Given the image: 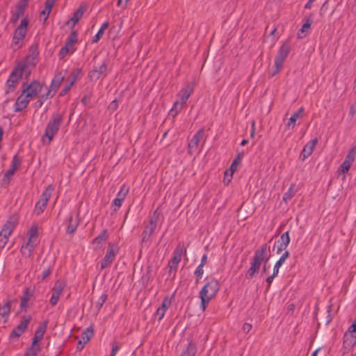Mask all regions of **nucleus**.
Listing matches in <instances>:
<instances>
[{
    "mask_svg": "<svg viewBox=\"0 0 356 356\" xmlns=\"http://www.w3.org/2000/svg\"><path fill=\"white\" fill-rule=\"evenodd\" d=\"M18 215L13 213L4 224L0 232V248L3 249L6 245L10 236L18 223Z\"/></svg>",
    "mask_w": 356,
    "mask_h": 356,
    "instance_id": "423d86ee",
    "label": "nucleus"
},
{
    "mask_svg": "<svg viewBox=\"0 0 356 356\" xmlns=\"http://www.w3.org/2000/svg\"><path fill=\"white\" fill-rule=\"evenodd\" d=\"M343 344L344 348H351L356 344V334L346 332L343 335Z\"/></svg>",
    "mask_w": 356,
    "mask_h": 356,
    "instance_id": "bb28decb",
    "label": "nucleus"
},
{
    "mask_svg": "<svg viewBox=\"0 0 356 356\" xmlns=\"http://www.w3.org/2000/svg\"><path fill=\"white\" fill-rule=\"evenodd\" d=\"M64 287L65 284L63 282L60 281L56 282L54 287L52 288V294L49 300V303L51 304V305L54 306L57 304L60 297V295L63 293Z\"/></svg>",
    "mask_w": 356,
    "mask_h": 356,
    "instance_id": "a211bd4d",
    "label": "nucleus"
},
{
    "mask_svg": "<svg viewBox=\"0 0 356 356\" xmlns=\"http://www.w3.org/2000/svg\"><path fill=\"white\" fill-rule=\"evenodd\" d=\"M219 289L220 285L216 280H211L202 287L200 292L202 311L206 309L210 300L216 296Z\"/></svg>",
    "mask_w": 356,
    "mask_h": 356,
    "instance_id": "20e7f679",
    "label": "nucleus"
},
{
    "mask_svg": "<svg viewBox=\"0 0 356 356\" xmlns=\"http://www.w3.org/2000/svg\"><path fill=\"white\" fill-rule=\"evenodd\" d=\"M76 76L74 72L71 73L70 76H69L66 79V85L62 89L60 92V96L65 95L68 91L70 90L71 87L74 85L76 81Z\"/></svg>",
    "mask_w": 356,
    "mask_h": 356,
    "instance_id": "c85d7f7f",
    "label": "nucleus"
},
{
    "mask_svg": "<svg viewBox=\"0 0 356 356\" xmlns=\"http://www.w3.org/2000/svg\"><path fill=\"white\" fill-rule=\"evenodd\" d=\"M66 225V233L68 234H74L79 225L78 216L75 214L70 213L65 222Z\"/></svg>",
    "mask_w": 356,
    "mask_h": 356,
    "instance_id": "412c9836",
    "label": "nucleus"
},
{
    "mask_svg": "<svg viewBox=\"0 0 356 356\" xmlns=\"http://www.w3.org/2000/svg\"><path fill=\"white\" fill-rule=\"evenodd\" d=\"M104 31L99 29L97 34L92 38V42H97L104 35Z\"/></svg>",
    "mask_w": 356,
    "mask_h": 356,
    "instance_id": "13d9d810",
    "label": "nucleus"
},
{
    "mask_svg": "<svg viewBox=\"0 0 356 356\" xmlns=\"http://www.w3.org/2000/svg\"><path fill=\"white\" fill-rule=\"evenodd\" d=\"M311 24H312V23H311L310 19H307L305 20V22L304 23V24L302 26L301 29L298 31V38L301 39L306 36L307 30L311 26Z\"/></svg>",
    "mask_w": 356,
    "mask_h": 356,
    "instance_id": "4c0bfd02",
    "label": "nucleus"
},
{
    "mask_svg": "<svg viewBox=\"0 0 356 356\" xmlns=\"http://www.w3.org/2000/svg\"><path fill=\"white\" fill-rule=\"evenodd\" d=\"M193 90H194L193 83H188V82L184 84L183 88L177 94L179 100L176 101L175 102H177L181 106V107H182L183 105H184L186 103L189 97L193 92Z\"/></svg>",
    "mask_w": 356,
    "mask_h": 356,
    "instance_id": "4468645a",
    "label": "nucleus"
},
{
    "mask_svg": "<svg viewBox=\"0 0 356 356\" xmlns=\"http://www.w3.org/2000/svg\"><path fill=\"white\" fill-rule=\"evenodd\" d=\"M154 230H152L145 226V227L142 233V241H141L142 243L147 242L149 240L150 236L154 233Z\"/></svg>",
    "mask_w": 356,
    "mask_h": 356,
    "instance_id": "c03bdc74",
    "label": "nucleus"
},
{
    "mask_svg": "<svg viewBox=\"0 0 356 356\" xmlns=\"http://www.w3.org/2000/svg\"><path fill=\"white\" fill-rule=\"evenodd\" d=\"M31 319L32 318L31 315L23 316L19 324L10 332L9 336L10 339H17L22 336L27 329Z\"/></svg>",
    "mask_w": 356,
    "mask_h": 356,
    "instance_id": "f8f14e48",
    "label": "nucleus"
},
{
    "mask_svg": "<svg viewBox=\"0 0 356 356\" xmlns=\"http://www.w3.org/2000/svg\"><path fill=\"white\" fill-rule=\"evenodd\" d=\"M41 348L38 343L32 341L30 347L25 352L24 356H37Z\"/></svg>",
    "mask_w": 356,
    "mask_h": 356,
    "instance_id": "2f4dec72",
    "label": "nucleus"
},
{
    "mask_svg": "<svg viewBox=\"0 0 356 356\" xmlns=\"http://www.w3.org/2000/svg\"><path fill=\"white\" fill-rule=\"evenodd\" d=\"M107 238V230L104 229L92 241L93 249L98 250L102 248Z\"/></svg>",
    "mask_w": 356,
    "mask_h": 356,
    "instance_id": "b1692460",
    "label": "nucleus"
},
{
    "mask_svg": "<svg viewBox=\"0 0 356 356\" xmlns=\"http://www.w3.org/2000/svg\"><path fill=\"white\" fill-rule=\"evenodd\" d=\"M107 298V296L106 294H102L101 297L99 298V300L97 302V308L99 309H100L103 304L105 302Z\"/></svg>",
    "mask_w": 356,
    "mask_h": 356,
    "instance_id": "5fc2aeb1",
    "label": "nucleus"
},
{
    "mask_svg": "<svg viewBox=\"0 0 356 356\" xmlns=\"http://www.w3.org/2000/svg\"><path fill=\"white\" fill-rule=\"evenodd\" d=\"M106 70V65L103 62L98 68H94L90 71V79L95 78L98 79L99 75L104 74Z\"/></svg>",
    "mask_w": 356,
    "mask_h": 356,
    "instance_id": "f704fd0d",
    "label": "nucleus"
},
{
    "mask_svg": "<svg viewBox=\"0 0 356 356\" xmlns=\"http://www.w3.org/2000/svg\"><path fill=\"white\" fill-rule=\"evenodd\" d=\"M244 156L243 152H240L237 154L236 156L234 159L232 163L231 164L229 170L232 172V174L234 173L237 170V165H239Z\"/></svg>",
    "mask_w": 356,
    "mask_h": 356,
    "instance_id": "e433bc0d",
    "label": "nucleus"
},
{
    "mask_svg": "<svg viewBox=\"0 0 356 356\" xmlns=\"http://www.w3.org/2000/svg\"><path fill=\"white\" fill-rule=\"evenodd\" d=\"M318 143V139L316 138L312 139L309 142H308L305 147H303V149L301 152L300 157L302 161L305 160L307 158H308L314 152V149Z\"/></svg>",
    "mask_w": 356,
    "mask_h": 356,
    "instance_id": "4be33fe9",
    "label": "nucleus"
},
{
    "mask_svg": "<svg viewBox=\"0 0 356 356\" xmlns=\"http://www.w3.org/2000/svg\"><path fill=\"white\" fill-rule=\"evenodd\" d=\"M56 0H46L44 9L40 13V17L44 16L43 22L44 23L49 17L51 9Z\"/></svg>",
    "mask_w": 356,
    "mask_h": 356,
    "instance_id": "7c9ffc66",
    "label": "nucleus"
},
{
    "mask_svg": "<svg viewBox=\"0 0 356 356\" xmlns=\"http://www.w3.org/2000/svg\"><path fill=\"white\" fill-rule=\"evenodd\" d=\"M28 238L23 243L38 245L40 243L38 238V227L37 225H32L27 232Z\"/></svg>",
    "mask_w": 356,
    "mask_h": 356,
    "instance_id": "6ab92c4d",
    "label": "nucleus"
},
{
    "mask_svg": "<svg viewBox=\"0 0 356 356\" xmlns=\"http://www.w3.org/2000/svg\"><path fill=\"white\" fill-rule=\"evenodd\" d=\"M305 108L302 106L297 111H296L289 119L286 127L293 129L296 126V122L298 119L302 118Z\"/></svg>",
    "mask_w": 356,
    "mask_h": 356,
    "instance_id": "cd10ccee",
    "label": "nucleus"
},
{
    "mask_svg": "<svg viewBox=\"0 0 356 356\" xmlns=\"http://www.w3.org/2000/svg\"><path fill=\"white\" fill-rule=\"evenodd\" d=\"M356 156V146L353 147L348 151V154L346 155L345 160L343 161L352 165Z\"/></svg>",
    "mask_w": 356,
    "mask_h": 356,
    "instance_id": "79ce46f5",
    "label": "nucleus"
},
{
    "mask_svg": "<svg viewBox=\"0 0 356 356\" xmlns=\"http://www.w3.org/2000/svg\"><path fill=\"white\" fill-rule=\"evenodd\" d=\"M277 243H281L286 244V245H289L290 243L289 231L283 233L281 235L280 238L277 241Z\"/></svg>",
    "mask_w": 356,
    "mask_h": 356,
    "instance_id": "49530a36",
    "label": "nucleus"
},
{
    "mask_svg": "<svg viewBox=\"0 0 356 356\" xmlns=\"http://www.w3.org/2000/svg\"><path fill=\"white\" fill-rule=\"evenodd\" d=\"M181 108L182 107H181V106L177 102H175L172 108L170 111V115H171L173 118H175L176 115L180 112Z\"/></svg>",
    "mask_w": 356,
    "mask_h": 356,
    "instance_id": "de8ad7c7",
    "label": "nucleus"
},
{
    "mask_svg": "<svg viewBox=\"0 0 356 356\" xmlns=\"http://www.w3.org/2000/svg\"><path fill=\"white\" fill-rule=\"evenodd\" d=\"M31 53L27 55L23 60L18 61L13 67L6 83V93L12 92L16 88L19 79L24 75L25 79L28 80L31 75L32 69L35 66V58L38 55L37 48L33 49L31 47Z\"/></svg>",
    "mask_w": 356,
    "mask_h": 356,
    "instance_id": "f257e3e1",
    "label": "nucleus"
},
{
    "mask_svg": "<svg viewBox=\"0 0 356 356\" xmlns=\"http://www.w3.org/2000/svg\"><path fill=\"white\" fill-rule=\"evenodd\" d=\"M22 88V92L32 99L41 92L42 84L38 81L33 80L29 84L23 83Z\"/></svg>",
    "mask_w": 356,
    "mask_h": 356,
    "instance_id": "9b49d317",
    "label": "nucleus"
},
{
    "mask_svg": "<svg viewBox=\"0 0 356 356\" xmlns=\"http://www.w3.org/2000/svg\"><path fill=\"white\" fill-rule=\"evenodd\" d=\"M295 195V192L293 191V185H291L288 191L283 195V201L287 202Z\"/></svg>",
    "mask_w": 356,
    "mask_h": 356,
    "instance_id": "a18cd8bd",
    "label": "nucleus"
},
{
    "mask_svg": "<svg viewBox=\"0 0 356 356\" xmlns=\"http://www.w3.org/2000/svg\"><path fill=\"white\" fill-rule=\"evenodd\" d=\"M52 272V268L48 267L45 268L42 273V280H45Z\"/></svg>",
    "mask_w": 356,
    "mask_h": 356,
    "instance_id": "4d7b16f0",
    "label": "nucleus"
},
{
    "mask_svg": "<svg viewBox=\"0 0 356 356\" xmlns=\"http://www.w3.org/2000/svg\"><path fill=\"white\" fill-rule=\"evenodd\" d=\"M174 296H175V293H172V295L170 297L165 296L163 298L162 303L159 308L166 312L167 309L171 306L172 300Z\"/></svg>",
    "mask_w": 356,
    "mask_h": 356,
    "instance_id": "a19ab883",
    "label": "nucleus"
},
{
    "mask_svg": "<svg viewBox=\"0 0 356 356\" xmlns=\"http://www.w3.org/2000/svg\"><path fill=\"white\" fill-rule=\"evenodd\" d=\"M204 128L199 129L188 144V153L192 155L197 149L200 140L204 136Z\"/></svg>",
    "mask_w": 356,
    "mask_h": 356,
    "instance_id": "dca6fc26",
    "label": "nucleus"
},
{
    "mask_svg": "<svg viewBox=\"0 0 356 356\" xmlns=\"http://www.w3.org/2000/svg\"><path fill=\"white\" fill-rule=\"evenodd\" d=\"M118 107V103L116 100H113L111 102L110 105L108 106V108L112 111H115Z\"/></svg>",
    "mask_w": 356,
    "mask_h": 356,
    "instance_id": "e2e57ef3",
    "label": "nucleus"
},
{
    "mask_svg": "<svg viewBox=\"0 0 356 356\" xmlns=\"http://www.w3.org/2000/svg\"><path fill=\"white\" fill-rule=\"evenodd\" d=\"M118 252V247L113 244H109L106 253L103 259L101 261V269H104L109 266L114 261Z\"/></svg>",
    "mask_w": 356,
    "mask_h": 356,
    "instance_id": "ddd939ff",
    "label": "nucleus"
},
{
    "mask_svg": "<svg viewBox=\"0 0 356 356\" xmlns=\"http://www.w3.org/2000/svg\"><path fill=\"white\" fill-rule=\"evenodd\" d=\"M129 187L125 184L121 186L116 197L112 202V206L115 207L113 211H116L121 207L123 201L129 193Z\"/></svg>",
    "mask_w": 356,
    "mask_h": 356,
    "instance_id": "f3484780",
    "label": "nucleus"
},
{
    "mask_svg": "<svg viewBox=\"0 0 356 356\" xmlns=\"http://www.w3.org/2000/svg\"><path fill=\"white\" fill-rule=\"evenodd\" d=\"M64 79L65 74L63 73V72H59L56 73L50 84V88H51V90L56 91L60 87Z\"/></svg>",
    "mask_w": 356,
    "mask_h": 356,
    "instance_id": "c756f323",
    "label": "nucleus"
},
{
    "mask_svg": "<svg viewBox=\"0 0 356 356\" xmlns=\"http://www.w3.org/2000/svg\"><path fill=\"white\" fill-rule=\"evenodd\" d=\"M186 254V248L184 243H179L173 252V257L168 262L169 273H171L177 271L178 264L181 260L183 254Z\"/></svg>",
    "mask_w": 356,
    "mask_h": 356,
    "instance_id": "1a4fd4ad",
    "label": "nucleus"
},
{
    "mask_svg": "<svg viewBox=\"0 0 356 356\" xmlns=\"http://www.w3.org/2000/svg\"><path fill=\"white\" fill-rule=\"evenodd\" d=\"M69 47L64 45L59 51L58 52V56L60 59H63L65 57V56L68 54L70 51Z\"/></svg>",
    "mask_w": 356,
    "mask_h": 356,
    "instance_id": "8fccbe9b",
    "label": "nucleus"
},
{
    "mask_svg": "<svg viewBox=\"0 0 356 356\" xmlns=\"http://www.w3.org/2000/svg\"><path fill=\"white\" fill-rule=\"evenodd\" d=\"M270 250V246L266 243L262 245L258 250L254 252L252 257L250 267L248 270L245 277L247 279L252 278L255 274L259 273L261 263L264 261V265L262 268V273H266L267 270L266 264L270 259L269 256H267V252Z\"/></svg>",
    "mask_w": 356,
    "mask_h": 356,
    "instance_id": "f03ea898",
    "label": "nucleus"
},
{
    "mask_svg": "<svg viewBox=\"0 0 356 356\" xmlns=\"http://www.w3.org/2000/svg\"><path fill=\"white\" fill-rule=\"evenodd\" d=\"M277 275H278V273H277V272H275V271H274V270H273V274H272L270 276H269V277H268L266 278V282L268 284V287L270 286V284H271V283L273 282V281L274 278H275Z\"/></svg>",
    "mask_w": 356,
    "mask_h": 356,
    "instance_id": "bf43d9fd",
    "label": "nucleus"
},
{
    "mask_svg": "<svg viewBox=\"0 0 356 356\" xmlns=\"http://www.w3.org/2000/svg\"><path fill=\"white\" fill-rule=\"evenodd\" d=\"M203 267L202 265H199L195 272H194V275L196 277V282L197 283L199 282V280L202 277V275L204 273V269H203Z\"/></svg>",
    "mask_w": 356,
    "mask_h": 356,
    "instance_id": "09e8293b",
    "label": "nucleus"
},
{
    "mask_svg": "<svg viewBox=\"0 0 356 356\" xmlns=\"http://www.w3.org/2000/svg\"><path fill=\"white\" fill-rule=\"evenodd\" d=\"M251 329H252V325L248 323H244L242 327V330L245 333H248L251 330Z\"/></svg>",
    "mask_w": 356,
    "mask_h": 356,
    "instance_id": "0e129e2a",
    "label": "nucleus"
},
{
    "mask_svg": "<svg viewBox=\"0 0 356 356\" xmlns=\"http://www.w3.org/2000/svg\"><path fill=\"white\" fill-rule=\"evenodd\" d=\"M22 161V158L19 157L17 154H15L13 156L10 166L3 175V177L1 180L4 184L8 185L10 184L12 179V177L20 167Z\"/></svg>",
    "mask_w": 356,
    "mask_h": 356,
    "instance_id": "9d476101",
    "label": "nucleus"
},
{
    "mask_svg": "<svg viewBox=\"0 0 356 356\" xmlns=\"http://www.w3.org/2000/svg\"><path fill=\"white\" fill-rule=\"evenodd\" d=\"M29 23V21L27 17H24L17 27L15 29L10 44V47L14 51L22 47L24 40L25 39L27 33Z\"/></svg>",
    "mask_w": 356,
    "mask_h": 356,
    "instance_id": "39448f33",
    "label": "nucleus"
},
{
    "mask_svg": "<svg viewBox=\"0 0 356 356\" xmlns=\"http://www.w3.org/2000/svg\"><path fill=\"white\" fill-rule=\"evenodd\" d=\"M28 302L29 301L26 300V299H20V307L22 309L24 308L25 310H26V308L28 307Z\"/></svg>",
    "mask_w": 356,
    "mask_h": 356,
    "instance_id": "774afa93",
    "label": "nucleus"
},
{
    "mask_svg": "<svg viewBox=\"0 0 356 356\" xmlns=\"http://www.w3.org/2000/svg\"><path fill=\"white\" fill-rule=\"evenodd\" d=\"M54 189V188L52 185H49L42 193L40 200L35 206L34 213L36 216H40L44 212Z\"/></svg>",
    "mask_w": 356,
    "mask_h": 356,
    "instance_id": "6e6552de",
    "label": "nucleus"
},
{
    "mask_svg": "<svg viewBox=\"0 0 356 356\" xmlns=\"http://www.w3.org/2000/svg\"><path fill=\"white\" fill-rule=\"evenodd\" d=\"M290 256V253L288 250H286L283 254L280 257V258L279 259V260L275 263L274 267H273V270L277 272V273H279V270H280V268L281 267V266L282 264H284V262L286 261V260Z\"/></svg>",
    "mask_w": 356,
    "mask_h": 356,
    "instance_id": "c9c22d12",
    "label": "nucleus"
},
{
    "mask_svg": "<svg viewBox=\"0 0 356 356\" xmlns=\"http://www.w3.org/2000/svg\"><path fill=\"white\" fill-rule=\"evenodd\" d=\"M159 216V213L158 209H156L154 211L153 216L150 218L149 222L146 227L154 231L157 225Z\"/></svg>",
    "mask_w": 356,
    "mask_h": 356,
    "instance_id": "58836bf2",
    "label": "nucleus"
},
{
    "mask_svg": "<svg viewBox=\"0 0 356 356\" xmlns=\"http://www.w3.org/2000/svg\"><path fill=\"white\" fill-rule=\"evenodd\" d=\"M11 311V302L8 300L3 305H0V323H6Z\"/></svg>",
    "mask_w": 356,
    "mask_h": 356,
    "instance_id": "5701e85b",
    "label": "nucleus"
},
{
    "mask_svg": "<svg viewBox=\"0 0 356 356\" xmlns=\"http://www.w3.org/2000/svg\"><path fill=\"white\" fill-rule=\"evenodd\" d=\"M88 332H89V327H86L83 333V342L82 343L81 341H79L78 345H77V350H81L83 348L84 344H86L89 341Z\"/></svg>",
    "mask_w": 356,
    "mask_h": 356,
    "instance_id": "37998d69",
    "label": "nucleus"
},
{
    "mask_svg": "<svg viewBox=\"0 0 356 356\" xmlns=\"http://www.w3.org/2000/svg\"><path fill=\"white\" fill-rule=\"evenodd\" d=\"M88 5L86 3H81L78 9L74 12L73 16L66 22V25L70 26L72 29H74L76 24L81 19L83 13L87 10Z\"/></svg>",
    "mask_w": 356,
    "mask_h": 356,
    "instance_id": "2eb2a0df",
    "label": "nucleus"
},
{
    "mask_svg": "<svg viewBox=\"0 0 356 356\" xmlns=\"http://www.w3.org/2000/svg\"><path fill=\"white\" fill-rule=\"evenodd\" d=\"M356 113V103L352 104L350 107L349 116L352 119Z\"/></svg>",
    "mask_w": 356,
    "mask_h": 356,
    "instance_id": "052dcab7",
    "label": "nucleus"
},
{
    "mask_svg": "<svg viewBox=\"0 0 356 356\" xmlns=\"http://www.w3.org/2000/svg\"><path fill=\"white\" fill-rule=\"evenodd\" d=\"M347 332L356 334V324L353 323L348 327Z\"/></svg>",
    "mask_w": 356,
    "mask_h": 356,
    "instance_id": "338daca9",
    "label": "nucleus"
},
{
    "mask_svg": "<svg viewBox=\"0 0 356 356\" xmlns=\"http://www.w3.org/2000/svg\"><path fill=\"white\" fill-rule=\"evenodd\" d=\"M48 321L42 322L36 329L32 341L38 343L44 336L47 327Z\"/></svg>",
    "mask_w": 356,
    "mask_h": 356,
    "instance_id": "393cba45",
    "label": "nucleus"
},
{
    "mask_svg": "<svg viewBox=\"0 0 356 356\" xmlns=\"http://www.w3.org/2000/svg\"><path fill=\"white\" fill-rule=\"evenodd\" d=\"M63 122V115L59 113H53L51 120L48 122L42 136L43 144L49 145L54 136L58 133Z\"/></svg>",
    "mask_w": 356,
    "mask_h": 356,
    "instance_id": "7ed1b4c3",
    "label": "nucleus"
},
{
    "mask_svg": "<svg viewBox=\"0 0 356 356\" xmlns=\"http://www.w3.org/2000/svg\"><path fill=\"white\" fill-rule=\"evenodd\" d=\"M328 1L329 0H325V1L323 3L319 12L321 15H323L325 10L327 9Z\"/></svg>",
    "mask_w": 356,
    "mask_h": 356,
    "instance_id": "69168bd1",
    "label": "nucleus"
},
{
    "mask_svg": "<svg viewBox=\"0 0 356 356\" xmlns=\"http://www.w3.org/2000/svg\"><path fill=\"white\" fill-rule=\"evenodd\" d=\"M278 243V245H277V254H280L281 253L283 250H285L286 249V248L288 247V245H286V244H284V243Z\"/></svg>",
    "mask_w": 356,
    "mask_h": 356,
    "instance_id": "680f3d73",
    "label": "nucleus"
},
{
    "mask_svg": "<svg viewBox=\"0 0 356 356\" xmlns=\"http://www.w3.org/2000/svg\"><path fill=\"white\" fill-rule=\"evenodd\" d=\"M32 297V293L30 292L29 289L26 288L25 291H24V294L22 296L21 299L29 301L31 298Z\"/></svg>",
    "mask_w": 356,
    "mask_h": 356,
    "instance_id": "6e6d98bb",
    "label": "nucleus"
},
{
    "mask_svg": "<svg viewBox=\"0 0 356 356\" xmlns=\"http://www.w3.org/2000/svg\"><path fill=\"white\" fill-rule=\"evenodd\" d=\"M165 311L158 308L155 313V316L157 317L159 321H161L165 316Z\"/></svg>",
    "mask_w": 356,
    "mask_h": 356,
    "instance_id": "864d4df0",
    "label": "nucleus"
},
{
    "mask_svg": "<svg viewBox=\"0 0 356 356\" xmlns=\"http://www.w3.org/2000/svg\"><path fill=\"white\" fill-rule=\"evenodd\" d=\"M26 9V8H25L24 6H21L17 3L15 11L12 13L10 18V22L12 24H15L18 22L19 19L24 15Z\"/></svg>",
    "mask_w": 356,
    "mask_h": 356,
    "instance_id": "a878e982",
    "label": "nucleus"
},
{
    "mask_svg": "<svg viewBox=\"0 0 356 356\" xmlns=\"http://www.w3.org/2000/svg\"><path fill=\"white\" fill-rule=\"evenodd\" d=\"M56 92V90H51V88H50V89L47 91L46 95L41 96V99H43V100H47L49 98H51L55 95Z\"/></svg>",
    "mask_w": 356,
    "mask_h": 356,
    "instance_id": "603ef678",
    "label": "nucleus"
},
{
    "mask_svg": "<svg viewBox=\"0 0 356 356\" xmlns=\"http://www.w3.org/2000/svg\"><path fill=\"white\" fill-rule=\"evenodd\" d=\"M350 166H351L350 164H349L345 161H343V163L341 164V165L339 168V171H341L343 174H346L348 172Z\"/></svg>",
    "mask_w": 356,
    "mask_h": 356,
    "instance_id": "3c124183",
    "label": "nucleus"
},
{
    "mask_svg": "<svg viewBox=\"0 0 356 356\" xmlns=\"http://www.w3.org/2000/svg\"><path fill=\"white\" fill-rule=\"evenodd\" d=\"M291 51V45L289 42H285L279 49L277 54L275 58V70L274 71L273 76L279 73L282 67L283 64L288 56Z\"/></svg>",
    "mask_w": 356,
    "mask_h": 356,
    "instance_id": "0eeeda50",
    "label": "nucleus"
},
{
    "mask_svg": "<svg viewBox=\"0 0 356 356\" xmlns=\"http://www.w3.org/2000/svg\"><path fill=\"white\" fill-rule=\"evenodd\" d=\"M77 40L78 34L76 31H72L70 35L67 38L65 45L71 48L77 42Z\"/></svg>",
    "mask_w": 356,
    "mask_h": 356,
    "instance_id": "ea45409f",
    "label": "nucleus"
},
{
    "mask_svg": "<svg viewBox=\"0 0 356 356\" xmlns=\"http://www.w3.org/2000/svg\"><path fill=\"white\" fill-rule=\"evenodd\" d=\"M31 99L24 92L22 91L21 95L17 98L16 102L14 104L15 112H20L25 109Z\"/></svg>",
    "mask_w": 356,
    "mask_h": 356,
    "instance_id": "aec40b11",
    "label": "nucleus"
},
{
    "mask_svg": "<svg viewBox=\"0 0 356 356\" xmlns=\"http://www.w3.org/2000/svg\"><path fill=\"white\" fill-rule=\"evenodd\" d=\"M197 351V346L192 341L189 342L186 348L183 350L180 356H195Z\"/></svg>",
    "mask_w": 356,
    "mask_h": 356,
    "instance_id": "72a5a7b5",
    "label": "nucleus"
},
{
    "mask_svg": "<svg viewBox=\"0 0 356 356\" xmlns=\"http://www.w3.org/2000/svg\"><path fill=\"white\" fill-rule=\"evenodd\" d=\"M36 245L23 243L20 248V252L25 258H29L32 256Z\"/></svg>",
    "mask_w": 356,
    "mask_h": 356,
    "instance_id": "473e14b6",
    "label": "nucleus"
}]
</instances>
